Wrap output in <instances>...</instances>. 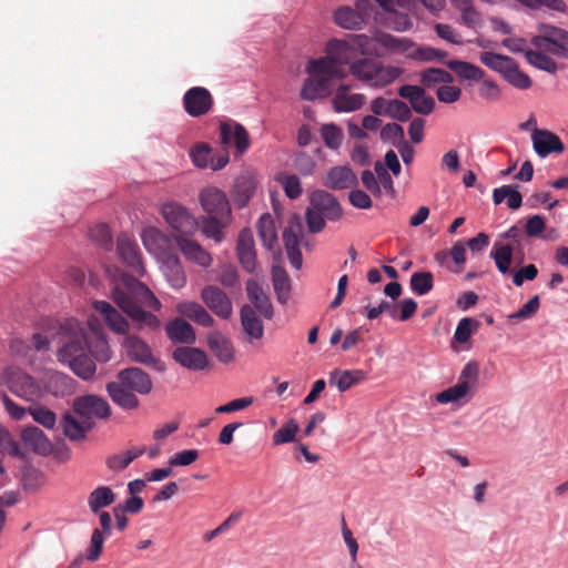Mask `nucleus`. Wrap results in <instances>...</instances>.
<instances>
[{"mask_svg":"<svg viewBox=\"0 0 568 568\" xmlns=\"http://www.w3.org/2000/svg\"><path fill=\"white\" fill-rule=\"evenodd\" d=\"M162 270L173 288L180 290L185 286L186 275L178 256L169 255L163 262Z\"/></svg>","mask_w":568,"mask_h":568,"instance_id":"obj_42","label":"nucleus"},{"mask_svg":"<svg viewBox=\"0 0 568 568\" xmlns=\"http://www.w3.org/2000/svg\"><path fill=\"white\" fill-rule=\"evenodd\" d=\"M144 247L154 255H162L169 244V239L154 226L145 227L141 234Z\"/></svg>","mask_w":568,"mask_h":568,"instance_id":"obj_41","label":"nucleus"},{"mask_svg":"<svg viewBox=\"0 0 568 568\" xmlns=\"http://www.w3.org/2000/svg\"><path fill=\"white\" fill-rule=\"evenodd\" d=\"M54 341L58 345L57 358L61 364L68 365L80 378L88 381L95 375L97 366L87 354L89 348V333L84 325L71 318L63 322Z\"/></svg>","mask_w":568,"mask_h":568,"instance_id":"obj_2","label":"nucleus"},{"mask_svg":"<svg viewBox=\"0 0 568 568\" xmlns=\"http://www.w3.org/2000/svg\"><path fill=\"white\" fill-rule=\"evenodd\" d=\"M367 374L362 369L339 371L334 369L329 374V384L335 385L341 393H344L355 385L366 381Z\"/></svg>","mask_w":568,"mask_h":568,"instance_id":"obj_32","label":"nucleus"},{"mask_svg":"<svg viewBox=\"0 0 568 568\" xmlns=\"http://www.w3.org/2000/svg\"><path fill=\"white\" fill-rule=\"evenodd\" d=\"M452 4L459 12L460 24L469 29H477L483 24V17L475 8L473 0H457Z\"/></svg>","mask_w":568,"mask_h":568,"instance_id":"obj_40","label":"nucleus"},{"mask_svg":"<svg viewBox=\"0 0 568 568\" xmlns=\"http://www.w3.org/2000/svg\"><path fill=\"white\" fill-rule=\"evenodd\" d=\"M165 332L173 343L193 344L196 339L192 325L181 317L170 321L165 326Z\"/></svg>","mask_w":568,"mask_h":568,"instance_id":"obj_31","label":"nucleus"},{"mask_svg":"<svg viewBox=\"0 0 568 568\" xmlns=\"http://www.w3.org/2000/svg\"><path fill=\"white\" fill-rule=\"evenodd\" d=\"M352 85L339 84L332 99V108L335 112H355L365 104L366 97L362 93H351Z\"/></svg>","mask_w":568,"mask_h":568,"instance_id":"obj_17","label":"nucleus"},{"mask_svg":"<svg viewBox=\"0 0 568 568\" xmlns=\"http://www.w3.org/2000/svg\"><path fill=\"white\" fill-rule=\"evenodd\" d=\"M303 236L302 219L298 214H293L288 221V226L283 232V241L290 263L296 270L302 266L300 243Z\"/></svg>","mask_w":568,"mask_h":568,"instance_id":"obj_12","label":"nucleus"},{"mask_svg":"<svg viewBox=\"0 0 568 568\" xmlns=\"http://www.w3.org/2000/svg\"><path fill=\"white\" fill-rule=\"evenodd\" d=\"M176 311L182 316L187 317L203 327H211L214 324V320L210 313L196 302L179 303Z\"/></svg>","mask_w":568,"mask_h":568,"instance_id":"obj_38","label":"nucleus"},{"mask_svg":"<svg viewBox=\"0 0 568 568\" xmlns=\"http://www.w3.org/2000/svg\"><path fill=\"white\" fill-rule=\"evenodd\" d=\"M116 248L122 261L133 271L143 275L144 268L138 244L125 234L118 237Z\"/></svg>","mask_w":568,"mask_h":568,"instance_id":"obj_25","label":"nucleus"},{"mask_svg":"<svg viewBox=\"0 0 568 568\" xmlns=\"http://www.w3.org/2000/svg\"><path fill=\"white\" fill-rule=\"evenodd\" d=\"M381 34H387L386 32H378L374 38L368 37L364 33L348 34L347 38L351 41L356 54L362 55H381L376 44H379L377 37Z\"/></svg>","mask_w":568,"mask_h":568,"instance_id":"obj_44","label":"nucleus"},{"mask_svg":"<svg viewBox=\"0 0 568 568\" xmlns=\"http://www.w3.org/2000/svg\"><path fill=\"white\" fill-rule=\"evenodd\" d=\"M72 407L77 416L88 422H93L94 418H108L111 415V408L108 402L97 395L77 397Z\"/></svg>","mask_w":568,"mask_h":568,"instance_id":"obj_14","label":"nucleus"},{"mask_svg":"<svg viewBox=\"0 0 568 568\" xmlns=\"http://www.w3.org/2000/svg\"><path fill=\"white\" fill-rule=\"evenodd\" d=\"M144 453L145 447H133L126 452L109 456L105 464L110 470L121 471Z\"/></svg>","mask_w":568,"mask_h":568,"instance_id":"obj_48","label":"nucleus"},{"mask_svg":"<svg viewBox=\"0 0 568 568\" xmlns=\"http://www.w3.org/2000/svg\"><path fill=\"white\" fill-rule=\"evenodd\" d=\"M161 213L165 222L179 233L178 236L191 235L200 226V221H196L186 207L176 202L163 204Z\"/></svg>","mask_w":568,"mask_h":568,"instance_id":"obj_9","label":"nucleus"},{"mask_svg":"<svg viewBox=\"0 0 568 568\" xmlns=\"http://www.w3.org/2000/svg\"><path fill=\"white\" fill-rule=\"evenodd\" d=\"M94 335V344L89 338V348L90 353L94 356V358L99 362H108L111 358V352L109 344L104 337H102L98 333H92Z\"/></svg>","mask_w":568,"mask_h":568,"instance_id":"obj_62","label":"nucleus"},{"mask_svg":"<svg viewBox=\"0 0 568 568\" xmlns=\"http://www.w3.org/2000/svg\"><path fill=\"white\" fill-rule=\"evenodd\" d=\"M203 303L219 317L229 318L232 315V303L229 296L217 286L207 285L201 292Z\"/></svg>","mask_w":568,"mask_h":568,"instance_id":"obj_16","label":"nucleus"},{"mask_svg":"<svg viewBox=\"0 0 568 568\" xmlns=\"http://www.w3.org/2000/svg\"><path fill=\"white\" fill-rule=\"evenodd\" d=\"M478 383L479 365L475 361H470L463 367L457 383L438 393L436 400L439 404L457 403L462 399H466L467 402L477 392Z\"/></svg>","mask_w":568,"mask_h":568,"instance_id":"obj_6","label":"nucleus"},{"mask_svg":"<svg viewBox=\"0 0 568 568\" xmlns=\"http://www.w3.org/2000/svg\"><path fill=\"white\" fill-rule=\"evenodd\" d=\"M93 307L99 314H101L110 329L118 334L129 333V322L110 303L105 301H95L93 303Z\"/></svg>","mask_w":568,"mask_h":568,"instance_id":"obj_29","label":"nucleus"},{"mask_svg":"<svg viewBox=\"0 0 568 568\" xmlns=\"http://www.w3.org/2000/svg\"><path fill=\"white\" fill-rule=\"evenodd\" d=\"M538 32L530 41L536 49L556 57H565L568 53V31L555 26L540 23Z\"/></svg>","mask_w":568,"mask_h":568,"instance_id":"obj_8","label":"nucleus"},{"mask_svg":"<svg viewBox=\"0 0 568 568\" xmlns=\"http://www.w3.org/2000/svg\"><path fill=\"white\" fill-rule=\"evenodd\" d=\"M490 257L494 260L497 270L501 274L506 275L513 272L510 267L514 257L511 245L495 243L490 252Z\"/></svg>","mask_w":568,"mask_h":568,"instance_id":"obj_49","label":"nucleus"},{"mask_svg":"<svg viewBox=\"0 0 568 568\" xmlns=\"http://www.w3.org/2000/svg\"><path fill=\"white\" fill-rule=\"evenodd\" d=\"M23 444L34 453L45 455L51 450V443L45 434L36 426H28L21 433Z\"/></svg>","mask_w":568,"mask_h":568,"instance_id":"obj_36","label":"nucleus"},{"mask_svg":"<svg viewBox=\"0 0 568 568\" xmlns=\"http://www.w3.org/2000/svg\"><path fill=\"white\" fill-rule=\"evenodd\" d=\"M357 60V54L346 37L345 39H332L326 44V55L314 60V64L324 73L335 75L337 80L346 78L343 65H348Z\"/></svg>","mask_w":568,"mask_h":568,"instance_id":"obj_4","label":"nucleus"},{"mask_svg":"<svg viewBox=\"0 0 568 568\" xmlns=\"http://www.w3.org/2000/svg\"><path fill=\"white\" fill-rule=\"evenodd\" d=\"M175 242L179 250L182 252L186 260L204 268L212 264L213 258L211 254L197 242L186 236H176Z\"/></svg>","mask_w":568,"mask_h":568,"instance_id":"obj_23","label":"nucleus"},{"mask_svg":"<svg viewBox=\"0 0 568 568\" xmlns=\"http://www.w3.org/2000/svg\"><path fill=\"white\" fill-rule=\"evenodd\" d=\"M104 534L99 529L94 528L91 534L90 545L87 548L85 557L90 561H97L103 551Z\"/></svg>","mask_w":568,"mask_h":568,"instance_id":"obj_63","label":"nucleus"},{"mask_svg":"<svg viewBox=\"0 0 568 568\" xmlns=\"http://www.w3.org/2000/svg\"><path fill=\"white\" fill-rule=\"evenodd\" d=\"M125 335L123 346L126 355L134 362L150 364L153 361V356L149 345L136 335Z\"/></svg>","mask_w":568,"mask_h":568,"instance_id":"obj_33","label":"nucleus"},{"mask_svg":"<svg viewBox=\"0 0 568 568\" xmlns=\"http://www.w3.org/2000/svg\"><path fill=\"white\" fill-rule=\"evenodd\" d=\"M480 62L489 69L499 72L504 78L516 63V61L510 57L488 51H485L480 54Z\"/></svg>","mask_w":568,"mask_h":568,"instance_id":"obj_51","label":"nucleus"},{"mask_svg":"<svg viewBox=\"0 0 568 568\" xmlns=\"http://www.w3.org/2000/svg\"><path fill=\"white\" fill-rule=\"evenodd\" d=\"M447 67L465 80L479 81L485 74L483 69L466 61L450 60L447 62Z\"/></svg>","mask_w":568,"mask_h":568,"instance_id":"obj_54","label":"nucleus"},{"mask_svg":"<svg viewBox=\"0 0 568 568\" xmlns=\"http://www.w3.org/2000/svg\"><path fill=\"white\" fill-rule=\"evenodd\" d=\"M246 292L248 300L254 305L253 308H256L266 320H271L274 315L273 306L262 287L255 281L250 280L246 283Z\"/></svg>","mask_w":568,"mask_h":568,"instance_id":"obj_35","label":"nucleus"},{"mask_svg":"<svg viewBox=\"0 0 568 568\" xmlns=\"http://www.w3.org/2000/svg\"><path fill=\"white\" fill-rule=\"evenodd\" d=\"M44 387L53 396L71 395L74 392V379L69 375L58 372H47Z\"/></svg>","mask_w":568,"mask_h":568,"instance_id":"obj_30","label":"nucleus"},{"mask_svg":"<svg viewBox=\"0 0 568 568\" xmlns=\"http://www.w3.org/2000/svg\"><path fill=\"white\" fill-rule=\"evenodd\" d=\"M0 446L4 452H7L10 456L23 458L24 454L22 453L20 445L17 440L13 439L11 434L0 425Z\"/></svg>","mask_w":568,"mask_h":568,"instance_id":"obj_64","label":"nucleus"},{"mask_svg":"<svg viewBox=\"0 0 568 568\" xmlns=\"http://www.w3.org/2000/svg\"><path fill=\"white\" fill-rule=\"evenodd\" d=\"M335 23L347 30H358L363 27V18L354 8L342 6L334 12Z\"/></svg>","mask_w":568,"mask_h":568,"instance_id":"obj_46","label":"nucleus"},{"mask_svg":"<svg viewBox=\"0 0 568 568\" xmlns=\"http://www.w3.org/2000/svg\"><path fill=\"white\" fill-rule=\"evenodd\" d=\"M398 94L407 99L413 110L419 114H430L435 108L434 98L427 95L422 87L405 84L398 89Z\"/></svg>","mask_w":568,"mask_h":568,"instance_id":"obj_19","label":"nucleus"},{"mask_svg":"<svg viewBox=\"0 0 568 568\" xmlns=\"http://www.w3.org/2000/svg\"><path fill=\"white\" fill-rule=\"evenodd\" d=\"M209 346L215 356L223 363H230L234 358V351L231 342L219 333H212L207 338Z\"/></svg>","mask_w":568,"mask_h":568,"instance_id":"obj_47","label":"nucleus"},{"mask_svg":"<svg viewBox=\"0 0 568 568\" xmlns=\"http://www.w3.org/2000/svg\"><path fill=\"white\" fill-rule=\"evenodd\" d=\"M420 81L424 85L430 87L436 83H452L454 77L444 69L429 68L422 72Z\"/></svg>","mask_w":568,"mask_h":568,"instance_id":"obj_61","label":"nucleus"},{"mask_svg":"<svg viewBox=\"0 0 568 568\" xmlns=\"http://www.w3.org/2000/svg\"><path fill=\"white\" fill-rule=\"evenodd\" d=\"M518 185H503L493 192V201L495 205H499L507 200V206L511 210H518L523 204V196L517 190Z\"/></svg>","mask_w":568,"mask_h":568,"instance_id":"obj_50","label":"nucleus"},{"mask_svg":"<svg viewBox=\"0 0 568 568\" xmlns=\"http://www.w3.org/2000/svg\"><path fill=\"white\" fill-rule=\"evenodd\" d=\"M257 232L263 245L271 250L277 241L274 220L271 214H263L257 222Z\"/></svg>","mask_w":568,"mask_h":568,"instance_id":"obj_53","label":"nucleus"},{"mask_svg":"<svg viewBox=\"0 0 568 568\" xmlns=\"http://www.w3.org/2000/svg\"><path fill=\"white\" fill-rule=\"evenodd\" d=\"M300 430V426L295 419H290L285 423L280 429H277L273 436L272 440L274 445H283L288 444L295 440L296 434Z\"/></svg>","mask_w":568,"mask_h":568,"instance_id":"obj_59","label":"nucleus"},{"mask_svg":"<svg viewBox=\"0 0 568 568\" xmlns=\"http://www.w3.org/2000/svg\"><path fill=\"white\" fill-rule=\"evenodd\" d=\"M402 73L403 70L398 67L383 65L369 58L357 59L349 68V74L356 80L375 88H383L393 83Z\"/></svg>","mask_w":568,"mask_h":568,"instance_id":"obj_5","label":"nucleus"},{"mask_svg":"<svg viewBox=\"0 0 568 568\" xmlns=\"http://www.w3.org/2000/svg\"><path fill=\"white\" fill-rule=\"evenodd\" d=\"M546 51L536 49L526 51V60L529 64L537 69L547 71L549 73H556L558 70L557 62L546 54Z\"/></svg>","mask_w":568,"mask_h":568,"instance_id":"obj_55","label":"nucleus"},{"mask_svg":"<svg viewBox=\"0 0 568 568\" xmlns=\"http://www.w3.org/2000/svg\"><path fill=\"white\" fill-rule=\"evenodd\" d=\"M183 106L189 115L202 116L209 113L213 106L212 94L203 87H193L185 92Z\"/></svg>","mask_w":568,"mask_h":568,"instance_id":"obj_15","label":"nucleus"},{"mask_svg":"<svg viewBox=\"0 0 568 568\" xmlns=\"http://www.w3.org/2000/svg\"><path fill=\"white\" fill-rule=\"evenodd\" d=\"M434 276L430 272H416L410 276V288L417 295H425L433 290Z\"/></svg>","mask_w":568,"mask_h":568,"instance_id":"obj_58","label":"nucleus"},{"mask_svg":"<svg viewBox=\"0 0 568 568\" xmlns=\"http://www.w3.org/2000/svg\"><path fill=\"white\" fill-rule=\"evenodd\" d=\"M241 323L250 342L253 339H261L263 337V323L252 306L244 305L241 308Z\"/></svg>","mask_w":568,"mask_h":568,"instance_id":"obj_37","label":"nucleus"},{"mask_svg":"<svg viewBox=\"0 0 568 568\" xmlns=\"http://www.w3.org/2000/svg\"><path fill=\"white\" fill-rule=\"evenodd\" d=\"M377 40L384 49L393 53H405L412 59L432 61L436 60V51L429 47H416L407 38H397L392 34H381Z\"/></svg>","mask_w":568,"mask_h":568,"instance_id":"obj_10","label":"nucleus"},{"mask_svg":"<svg viewBox=\"0 0 568 568\" xmlns=\"http://www.w3.org/2000/svg\"><path fill=\"white\" fill-rule=\"evenodd\" d=\"M118 382L132 392L145 395L152 389V381L146 372L130 367L119 372Z\"/></svg>","mask_w":568,"mask_h":568,"instance_id":"obj_21","label":"nucleus"},{"mask_svg":"<svg viewBox=\"0 0 568 568\" xmlns=\"http://www.w3.org/2000/svg\"><path fill=\"white\" fill-rule=\"evenodd\" d=\"M221 143L224 146L234 145L240 154L250 146V135L246 129L236 122H226L220 125Z\"/></svg>","mask_w":568,"mask_h":568,"instance_id":"obj_20","label":"nucleus"},{"mask_svg":"<svg viewBox=\"0 0 568 568\" xmlns=\"http://www.w3.org/2000/svg\"><path fill=\"white\" fill-rule=\"evenodd\" d=\"M321 136L325 145L332 150L339 149L344 139L343 130L334 123L323 124Z\"/></svg>","mask_w":568,"mask_h":568,"instance_id":"obj_56","label":"nucleus"},{"mask_svg":"<svg viewBox=\"0 0 568 568\" xmlns=\"http://www.w3.org/2000/svg\"><path fill=\"white\" fill-rule=\"evenodd\" d=\"M236 251L243 268L248 273L254 272L256 266V253L253 233L250 229H244L240 232Z\"/></svg>","mask_w":568,"mask_h":568,"instance_id":"obj_26","label":"nucleus"},{"mask_svg":"<svg viewBox=\"0 0 568 568\" xmlns=\"http://www.w3.org/2000/svg\"><path fill=\"white\" fill-rule=\"evenodd\" d=\"M28 413L32 416L34 422L48 429H53L57 424L55 413L44 406L36 405L29 407Z\"/></svg>","mask_w":568,"mask_h":568,"instance_id":"obj_60","label":"nucleus"},{"mask_svg":"<svg viewBox=\"0 0 568 568\" xmlns=\"http://www.w3.org/2000/svg\"><path fill=\"white\" fill-rule=\"evenodd\" d=\"M311 73L303 84L301 97L303 100L314 101L316 99L326 98L332 93V80L335 75H329L321 71L311 60L307 67Z\"/></svg>","mask_w":568,"mask_h":568,"instance_id":"obj_11","label":"nucleus"},{"mask_svg":"<svg viewBox=\"0 0 568 568\" xmlns=\"http://www.w3.org/2000/svg\"><path fill=\"white\" fill-rule=\"evenodd\" d=\"M190 158L196 168H209L212 171L222 170L230 161L229 152L225 149L213 155L212 148L204 142L196 143L191 148Z\"/></svg>","mask_w":568,"mask_h":568,"instance_id":"obj_13","label":"nucleus"},{"mask_svg":"<svg viewBox=\"0 0 568 568\" xmlns=\"http://www.w3.org/2000/svg\"><path fill=\"white\" fill-rule=\"evenodd\" d=\"M106 392L112 400L123 409H134L139 406L135 394L119 382L108 383Z\"/></svg>","mask_w":568,"mask_h":568,"instance_id":"obj_39","label":"nucleus"},{"mask_svg":"<svg viewBox=\"0 0 568 568\" xmlns=\"http://www.w3.org/2000/svg\"><path fill=\"white\" fill-rule=\"evenodd\" d=\"M93 307L99 314H101L110 329L118 334L129 333V322L110 303L105 301H95L93 303Z\"/></svg>","mask_w":568,"mask_h":568,"instance_id":"obj_28","label":"nucleus"},{"mask_svg":"<svg viewBox=\"0 0 568 568\" xmlns=\"http://www.w3.org/2000/svg\"><path fill=\"white\" fill-rule=\"evenodd\" d=\"M62 428L64 435L70 440H82L85 438L87 432H89L93 426L94 422H88L84 418H77L71 413H65L62 417Z\"/></svg>","mask_w":568,"mask_h":568,"instance_id":"obj_34","label":"nucleus"},{"mask_svg":"<svg viewBox=\"0 0 568 568\" xmlns=\"http://www.w3.org/2000/svg\"><path fill=\"white\" fill-rule=\"evenodd\" d=\"M308 206L324 215L329 221L338 220L343 213L336 197L323 190L312 192Z\"/></svg>","mask_w":568,"mask_h":568,"instance_id":"obj_18","label":"nucleus"},{"mask_svg":"<svg viewBox=\"0 0 568 568\" xmlns=\"http://www.w3.org/2000/svg\"><path fill=\"white\" fill-rule=\"evenodd\" d=\"M115 494L109 486H98L88 496V506L92 514H99L103 508L115 501Z\"/></svg>","mask_w":568,"mask_h":568,"instance_id":"obj_43","label":"nucleus"},{"mask_svg":"<svg viewBox=\"0 0 568 568\" xmlns=\"http://www.w3.org/2000/svg\"><path fill=\"white\" fill-rule=\"evenodd\" d=\"M199 200L205 215L200 219V229L207 237L221 243L224 230L231 224L232 210L226 194L215 186L200 192Z\"/></svg>","mask_w":568,"mask_h":568,"instance_id":"obj_3","label":"nucleus"},{"mask_svg":"<svg viewBox=\"0 0 568 568\" xmlns=\"http://www.w3.org/2000/svg\"><path fill=\"white\" fill-rule=\"evenodd\" d=\"M323 183L332 190H345L356 186L358 181L349 166L337 165L328 170Z\"/></svg>","mask_w":568,"mask_h":568,"instance_id":"obj_27","label":"nucleus"},{"mask_svg":"<svg viewBox=\"0 0 568 568\" xmlns=\"http://www.w3.org/2000/svg\"><path fill=\"white\" fill-rule=\"evenodd\" d=\"M531 140L535 152L541 158H546L550 153H561L565 150L559 136L548 130L535 128Z\"/></svg>","mask_w":568,"mask_h":568,"instance_id":"obj_22","label":"nucleus"},{"mask_svg":"<svg viewBox=\"0 0 568 568\" xmlns=\"http://www.w3.org/2000/svg\"><path fill=\"white\" fill-rule=\"evenodd\" d=\"M256 189V181L250 174H242L235 180L234 201L241 207L245 206L253 196Z\"/></svg>","mask_w":568,"mask_h":568,"instance_id":"obj_45","label":"nucleus"},{"mask_svg":"<svg viewBox=\"0 0 568 568\" xmlns=\"http://www.w3.org/2000/svg\"><path fill=\"white\" fill-rule=\"evenodd\" d=\"M172 356L176 363L192 371H202L209 365L205 352L196 347L180 346Z\"/></svg>","mask_w":568,"mask_h":568,"instance_id":"obj_24","label":"nucleus"},{"mask_svg":"<svg viewBox=\"0 0 568 568\" xmlns=\"http://www.w3.org/2000/svg\"><path fill=\"white\" fill-rule=\"evenodd\" d=\"M480 327V322L471 317L462 318L456 327L454 339L460 344L468 342L470 336Z\"/></svg>","mask_w":568,"mask_h":568,"instance_id":"obj_57","label":"nucleus"},{"mask_svg":"<svg viewBox=\"0 0 568 568\" xmlns=\"http://www.w3.org/2000/svg\"><path fill=\"white\" fill-rule=\"evenodd\" d=\"M111 296L122 312L131 318L136 329H160L161 321L146 308L159 312L162 303L145 284L122 273L113 284Z\"/></svg>","mask_w":568,"mask_h":568,"instance_id":"obj_1","label":"nucleus"},{"mask_svg":"<svg viewBox=\"0 0 568 568\" xmlns=\"http://www.w3.org/2000/svg\"><path fill=\"white\" fill-rule=\"evenodd\" d=\"M272 281L277 301L282 304H286L291 293V280L285 270L276 266L273 267Z\"/></svg>","mask_w":568,"mask_h":568,"instance_id":"obj_52","label":"nucleus"},{"mask_svg":"<svg viewBox=\"0 0 568 568\" xmlns=\"http://www.w3.org/2000/svg\"><path fill=\"white\" fill-rule=\"evenodd\" d=\"M0 384L6 385L11 393L26 400H33L40 394V386L36 379L17 366L0 369Z\"/></svg>","mask_w":568,"mask_h":568,"instance_id":"obj_7","label":"nucleus"}]
</instances>
